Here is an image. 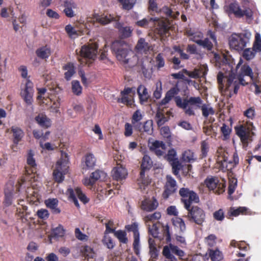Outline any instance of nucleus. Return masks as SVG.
<instances>
[{
    "mask_svg": "<svg viewBox=\"0 0 261 261\" xmlns=\"http://www.w3.org/2000/svg\"><path fill=\"white\" fill-rule=\"evenodd\" d=\"M111 49L117 59L126 68H132L137 65L138 57L128 48L127 44L124 41L120 40L114 41Z\"/></svg>",
    "mask_w": 261,
    "mask_h": 261,
    "instance_id": "nucleus-1",
    "label": "nucleus"
},
{
    "mask_svg": "<svg viewBox=\"0 0 261 261\" xmlns=\"http://www.w3.org/2000/svg\"><path fill=\"white\" fill-rule=\"evenodd\" d=\"M217 81L220 92L229 98L238 93L241 85L240 81L236 78V75L232 72L227 76H224L222 72H219L217 75Z\"/></svg>",
    "mask_w": 261,
    "mask_h": 261,
    "instance_id": "nucleus-2",
    "label": "nucleus"
},
{
    "mask_svg": "<svg viewBox=\"0 0 261 261\" xmlns=\"http://www.w3.org/2000/svg\"><path fill=\"white\" fill-rule=\"evenodd\" d=\"M98 45L96 43L89 44L83 45L80 51L81 57L79 59L81 64H85L88 66L92 63L96 57Z\"/></svg>",
    "mask_w": 261,
    "mask_h": 261,
    "instance_id": "nucleus-3",
    "label": "nucleus"
},
{
    "mask_svg": "<svg viewBox=\"0 0 261 261\" xmlns=\"http://www.w3.org/2000/svg\"><path fill=\"white\" fill-rule=\"evenodd\" d=\"M225 12L229 16L233 15L236 18H241L245 17L247 20H252L249 16V11L242 9L239 3L234 0L224 7Z\"/></svg>",
    "mask_w": 261,
    "mask_h": 261,
    "instance_id": "nucleus-4",
    "label": "nucleus"
},
{
    "mask_svg": "<svg viewBox=\"0 0 261 261\" xmlns=\"http://www.w3.org/2000/svg\"><path fill=\"white\" fill-rule=\"evenodd\" d=\"M179 195L186 210L189 209L193 203H197L199 202L198 194L188 188H181L179 190Z\"/></svg>",
    "mask_w": 261,
    "mask_h": 261,
    "instance_id": "nucleus-5",
    "label": "nucleus"
},
{
    "mask_svg": "<svg viewBox=\"0 0 261 261\" xmlns=\"http://www.w3.org/2000/svg\"><path fill=\"white\" fill-rule=\"evenodd\" d=\"M68 159L65 155V158L61 157L56 164L55 169L53 172V176L55 180L60 183L64 180V175L68 172Z\"/></svg>",
    "mask_w": 261,
    "mask_h": 261,
    "instance_id": "nucleus-6",
    "label": "nucleus"
},
{
    "mask_svg": "<svg viewBox=\"0 0 261 261\" xmlns=\"http://www.w3.org/2000/svg\"><path fill=\"white\" fill-rule=\"evenodd\" d=\"M249 40L247 33H233L229 38V44L232 49L239 51H242L246 47Z\"/></svg>",
    "mask_w": 261,
    "mask_h": 261,
    "instance_id": "nucleus-7",
    "label": "nucleus"
},
{
    "mask_svg": "<svg viewBox=\"0 0 261 261\" xmlns=\"http://www.w3.org/2000/svg\"><path fill=\"white\" fill-rule=\"evenodd\" d=\"M187 210L188 214L186 217L190 222L202 225L205 220V213L203 209L198 206H191L190 208Z\"/></svg>",
    "mask_w": 261,
    "mask_h": 261,
    "instance_id": "nucleus-8",
    "label": "nucleus"
},
{
    "mask_svg": "<svg viewBox=\"0 0 261 261\" xmlns=\"http://www.w3.org/2000/svg\"><path fill=\"white\" fill-rule=\"evenodd\" d=\"M159 225L160 223L159 222L153 223L151 226L148 225V231L149 234L153 238H158L160 240H162L164 238H165L166 243H170L171 241V235L169 225L167 224L165 226H163V236L159 235Z\"/></svg>",
    "mask_w": 261,
    "mask_h": 261,
    "instance_id": "nucleus-9",
    "label": "nucleus"
},
{
    "mask_svg": "<svg viewBox=\"0 0 261 261\" xmlns=\"http://www.w3.org/2000/svg\"><path fill=\"white\" fill-rule=\"evenodd\" d=\"M257 77L254 76L251 68L247 64H244L241 66L240 70L238 74V79L243 86H246Z\"/></svg>",
    "mask_w": 261,
    "mask_h": 261,
    "instance_id": "nucleus-10",
    "label": "nucleus"
},
{
    "mask_svg": "<svg viewBox=\"0 0 261 261\" xmlns=\"http://www.w3.org/2000/svg\"><path fill=\"white\" fill-rule=\"evenodd\" d=\"M67 192L68 194L69 199L72 201L77 208L80 207V204L76 196H77L80 200L84 204H86L89 201V199L87 198L86 195L82 192L80 188L77 187L75 188L74 190L71 188H68Z\"/></svg>",
    "mask_w": 261,
    "mask_h": 261,
    "instance_id": "nucleus-11",
    "label": "nucleus"
},
{
    "mask_svg": "<svg viewBox=\"0 0 261 261\" xmlns=\"http://www.w3.org/2000/svg\"><path fill=\"white\" fill-rule=\"evenodd\" d=\"M152 166V161L150 156L147 154L144 155L141 164V171L140 177L138 179V184H142L144 186H147L150 183L147 179L145 178V172L146 170H149Z\"/></svg>",
    "mask_w": 261,
    "mask_h": 261,
    "instance_id": "nucleus-12",
    "label": "nucleus"
},
{
    "mask_svg": "<svg viewBox=\"0 0 261 261\" xmlns=\"http://www.w3.org/2000/svg\"><path fill=\"white\" fill-rule=\"evenodd\" d=\"M174 101L176 106L181 109H186L188 105L200 108L202 103V100L200 97H190L189 99L185 98L182 100L179 96H176L174 98Z\"/></svg>",
    "mask_w": 261,
    "mask_h": 261,
    "instance_id": "nucleus-13",
    "label": "nucleus"
},
{
    "mask_svg": "<svg viewBox=\"0 0 261 261\" xmlns=\"http://www.w3.org/2000/svg\"><path fill=\"white\" fill-rule=\"evenodd\" d=\"M235 130L244 146H248L249 142L252 141L254 133L249 128L240 125L235 127Z\"/></svg>",
    "mask_w": 261,
    "mask_h": 261,
    "instance_id": "nucleus-14",
    "label": "nucleus"
},
{
    "mask_svg": "<svg viewBox=\"0 0 261 261\" xmlns=\"http://www.w3.org/2000/svg\"><path fill=\"white\" fill-rule=\"evenodd\" d=\"M166 179L162 193V197L164 199H167L170 196L175 193L177 188L176 180L170 175H166Z\"/></svg>",
    "mask_w": 261,
    "mask_h": 261,
    "instance_id": "nucleus-15",
    "label": "nucleus"
},
{
    "mask_svg": "<svg viewBox=\"0 0 261 261\" xmlns=\"http://www.w3.org/2000/svg\"><path fill=\"white\" fill-rule=\"evenodd\" d=\"M153 25L154 32L161 36L166 35L169 31L170 27L169 21L166 19L154 17Z\"/></svg>",
    "mask_w": 261,
    "mask_h": 261,
    "instance_id": "nucleus-16",
    "label": "nucleus"
},
{
    "mask_svg": "<svg viewBox=\"0 0 261 261\" xmlns=\"http://www.w3.org/2000/svg\"><path fill=\"white\" fill-rule=\"evenodd\" d=\"M227 153H224L223 155L218 156V162L220 164L222 169H225L228 170L229 169L228 168V164H232V167H234L239 162V159L237 151L234 152L232 155V160L229 161L228 157L226 155Z\"/></svg>",
    "mask_w": 261,
    "mask_h": 261,
    "instance_id": "nucleus-17",
    "label": "nucleus"
},
{
    "mask_svg": "<svg viewBox=\"0 0 261 261\" xmlns=\"http://www.w3.org/2000/svg\"><path fill=\"white\" fill-rule=\"evenodd\" d=\"M135 93V90L133 88H125L123 90L121 91V97L118 98L117 100V102L131 107L133 105V97Z\"/></svg>",
    "mask_w": 261,
    "mask_h": 261,
    "instance_id": "nucleus-18",
    "label": "nucleus"
},
{
    "mask_svg": "<svg viewBox=\"0 0 261 261\" xmlns=\"http://www.w3.org/2000/svg\"><path fill=\"white\" fill-rule=\"evenodd\" d=\"M33 84L28 80L20 95L27 105H31L33 102Z\"/></svg>",
    "mask_w": 261,
    "mask_h": 261,
    "instance_id": "nucleus-19",
    "label": "nucleus"
},
{
    "mask_svg": "<svg viewBox=\"0 0 261 261\" xmlns=\"http://www.w3.org/2000/svg\"><path fill=\"white\" fill-rule=\"evenodd\" d=\"M149 150L160 157L164 155L166 145L163 141L155 140L149 143Z\"/></svg>",
    "mask_w": 261,
    "mask_h": 261,
    "instance_id": "nucleus-20",
    "label": "nucleus"
},
{
    "mask_svg": "<svg viewBox=\"0 0 261 261\" xmlns=\"http://www.w3.org/2000/svg\"><path fill=\"white\" fill-rule=\"evenodd\" d=\"M204 184L210 191H214L217 188L219 189L221 186H224L223 184L220 182L218 177L213 176L207 177L204 181Z\"/></svg>",
    "mask_w": 261,
    "mask_h": 261,
    "instance_id": "nucleus-21",
    "label": "nucleus"
},
{
    "mask_svg": "<svg viewBox=\"0 0 261 261\" xmlns=\"http://www.w3.org/2000/svg\"><path fill=\"white\" fill-rule=\"evenodd\" d=\"M112 176L117 181L122 180L127 176V170L121 166L115 167L112 171Z\"/></svg>",
    "mask_w": 261,
    "mask_h": 261,
    "instance_id": "nucleus-22",
    "label": "nucleus"
},
{
    "mask_svg": "<svg viewBox=\"0 0 261 261\" xmlns=\"http://www.w3.org/2000/svg\"><path fill=\"white\" fill-rule=\"evenodd\" d=\"M35 120L42 128L47 129L51 126V120L44 113H39L35 117Z\"/></svg>",
    "mask_w": 261,
    "mask_h": 261,
    "instance_id": "nucleus-23",
    "label": "nucleus"
},
{
    "mask_svg": "<svg viewBox=\"0 0 261 261\" xmlns=\"http://www.w3.org/2000/svg\"><path fill=\"white\" fill-rule=\"evenodd\" d=\"M159 203L154 197L152 199H145L142 201L141 208L146 212H151L155 210Z\"/></svg>",
    "mask_w": 261,
    "mask_h": 261,
    "instance_id": "nucleus-24",
    "label": "nucleus"
},
{
    "mask_svg": "<svg viewBox=\"0 0 261 261\" xmlns=\"http://www.w3.org/2000/svg\"><path fill=\"white\" fill-rule=\"evenodd\" d=\"M105 173L99 170H97L95 171L92 172L89 178H85L83 180V184L86 186H92L95 184L96 181L100 179L101 177Z\"/></svg>",
    "mask_w": 261,
    "mask_h": 261,
    "instance_id": "nucleus-25",
    "label": "nucleus"
},
{
    "mask_svg": "<svg viewBox=\"0 0 261 261\" xmlns=\"http://www.w3.org/2000/svg\"><path fill=\"white\" fill-rule=\"evenodd\" d=\"M143 115L139 110H136L132 117V124L134 129L139 132L142 131V124L140 121L142 119Z\"/></svg>",
    "mask_w": 261,
    "mask_h": 261,
    "instance_id": "nucleus-26",
    "label": "nucleus"
},
{
    "mask_svg": "<svg viewBox=\"0 0 261 261\" xmlns=\"http://www.w3.org/2000/svg\"><path fill=\"white\" fill-rule=\"evenodd\" d=\"M113 17H111L106 15H99L98 14H94L92 18H88V21L92 22L93 25L95 23H98L102 25H105L110 23L113 19Z\"/></svg>",
    "mask_w": 261,
    "mask_h": 261,
    "instance_id": "nucleus-27",
    "label": "nucleus"
},
{
    "mask_svg": "<svg viewBox=\"0 0 261 261\" xmlns=\"http://www.w3.org/2000/svg\"><path fill=\"white\" fill-rule=\"evenodd\" d=\"M115 28L118 30L120 37L121 39H126L132 36L133 29L130 27H123L121 23L116 24Z\"/></svg>",
    "mask_w": 261,
    "mask_h": 261,
    "instance_id": "nucleus-28",
    "label": "nucleus"
},
{
    "mask_svg": "<svg viewBox=\"0 0 261 261\" xmlns=\"http://www.w3.org/2000/svg\"><path fill=\"white\" fill-rule=\"evenodd\" d=\"M242 8L244 10H249V16L253 19L254 11L256 9V5L255 2L252 0H240Z\"/></svg>",
    "mask_w": 261,
    "mask_h": 261,
    "instance_id": "nucleus-29",
    "label": "nucleus"
},
{
    "mask_svg": "<svg viewBox=\"0 0 261 261\" xmlns=\"http://www.w3.org/2000/svg\"><path fill=\"white\" fill-rule=\"evenodd\" d=\"M137 93L139 96L140 102L144 104L147 102L150 97L147 88L143 85H140L137 88Z\"/></svg>",
    "mask_w": 261,
    "mask_h": 261,
    "instance_id": "nucleus-30",
    "label": "nucleus"
},
{
    "mask_svg": "<svg viewBox=\"0 0 261 261\" xmlns=\"http://www.w3.org/2000/svg\"><path fill=\"white\" fill-rule=\"evenodd\" d=\"M58 202L57 198H49L45 200L46 206L50 208L54 214H58L61 212V210L58 207Z\"/></svg>",
    "mask_w": 261,
    "mask_h": 261,
    "instance_id": "nucleus-31",
    "label": "nucleus"
},
{
    "mask_svg": "<svg viewBox=\"0 0 261 261\" xmlns=\"http://www.w3.org/2000/svg\"><path fill=\"white\" fill-rule=\"evenodd\" d=\"M248 208L246 207H239L236 208L234 207H231L229 209L227 217L230 219L231 217H237L240 215H245L247 214Z\"/></svg>",
    "mask_w": 261,
    "mask_h": 261,
    "instance_id": "nucleus-32",
    "label": "nucleus"
},
{
    "mask_svg": "<svg viewBox=\"0 0 261 261\" xmlns=\"http://www.w3.org/2000/svg\"><path fill=\"white\" fill-rule=\"evenodd\" d=\"M11 131L13 133V142L15 144H17L23 137L24 134L23 131L19 127L12 126Z\"/></svg>",
    "mask_w": 261,
    "mask_h": 261,
    "instance_id": "nucleus-33",
    "label": "nucleus"
},
{
    "mask_svg": "<svg viewBox=\"0 0 261 261\" xmlns=\"http://www.w3.org/2000/svg\"><path fill=\"white\" fill-rule=\"evenodd\" d=\"M182 71L187 75L194 79L203 77L206 74V71H203V69H196L193 71H189L186 69H184Z\"/></svg>",
    "mask_w": 261,
    "mask_h": 261,
    "instance_id": "nucleus-34",
    "label": "nucleus"
},
{
    "mask_svg": "<svg viewBox=\"0 0 261 261\" xmlns=\"http://www.w3.org/2000/svg\"><path fill=\"white\" fill-rule=\"evenodd\" d=\"M96 159L94 155L91 153H87L85 156V167L83 169H92L95 165Z\"/></svg>",
    "mask_w": 261,
    "mask_h": 261,
    "instance_id": "nucleus-35",
    "label": "nucleus"
},
{
    "mask_svg": "<svg viewBox=\"0 0 261 261\" xmlns=\"http://www.w3.org/2000/svg\"><path fill=\"white\" fill-rule=\"evenodd\" d=\"M101 242L105 246L110 250L113 249L115 246V242L109 235V233H106V232H104V235L101 240Z\"/></svg>",
    "mask_w": 261,
    "mask_h": 261,
    "instance_id": "nucleus-36",
    "label": "nucleus"
},
{
    "mask_svg": "<svg viewBox=\"0 0 261 261\" xmlns=\"http://www.w3.org/2000/svg\"><path fill=\"white\" fill-rule=\"evenodd\" d=\"M34 152L31 149L29 150L28 152L27 162L28 165L32 168V172H36L37 164L35 159L34 158Z\"/></svg>",
    "mask_w": 261,
    "mask_h": 261,
    "instance_id": "nucleus-37",
    "label": "nucleus"
},
{
    "mask_svg": "<svg viewBox=\"0 0 261 261\" xmlns=\"http://www.w3.org/2000/svg\"><path fill=\"white\" fill-rule=\"evenodd\" d=\"M181 159L186 163H193L196 160V158L195 156L194 152L188 149L182 153Z\"/></svg>",
    "mask_w": 261,
    "mask_h": 261,
    "instance_id": "nucleus-38",
    "label": "nucleus"
},
{
    "mask_svg": "<svg viewBox=\"0 0 261 261\" xmlns=\"http://www.w3.org/2000/svg\"><path fill=\"white\" fill-rule=\"evenodd\" d=\"M63 69L67 70L64 73L65 79L67 81L70 80L72 75L75 73V68L73 64L68 63L63 67Z\"/></svg>",
    "mask_w": 261,
    "mask_h": 261,
    "instance_id": "nucleus-39",
    "label": "nucleus"
},
{
    "mask_svg": "<svg viewBox=\"0 0 261 261\" xmlns=\"http://www.w3.org/2000/svg\"><path fill=\"white\" fill-rule=\"evenodd\" d=\"M165 65V61L164 55L162 53L158 54L155 57L154 61V67L158 70H160L162 68L164 67Z\"/></svg>",
    "mask_w": 261,
    "mask_h": 261,
    "instance_id": "nucleus-40",
    "label": "nucleus"
},
{
    "mask_svg": "<svg viewBox=\"0 0 261 261\" xmlns=\"http://www.w3.org/2000/svg\"><path fill=\"white\" fill-rule=\"evenodd\" d=\"M36 54L39 58L44 59L48 58L50 55V50L46 46H43L37 49Z\"/></svg>",
    "mask_w": 261,
    "mask_h": 261,
    "instance_id": "nucleus-41",
    "label": "nucleus"
},
{
    "mask_svg": "<svg viewBox=\"0 0 261 261\" xmlns=\"http://www.w3.org/2000/svg\"><path fill=\"white\" fill-rule=\"evenodd\" d=\"M207 251L209 256L212 261H220L222 259V253L218 249H208Z\"/></svg>",
    "mask_w": 261,
    "mask_h": 261,
    "instance_id": "nucleus-42",
    "label": "nucleus"
},
{
    "mask_svg": "<svg viewBox=\"0 0 261 261\" xmlns=\"http://www.w3.org/2000/svg\"><path fill=\"white\" fill-rule=\"evenodd\" d=\"M161 217V214L159 212H155L153 214L146 215L144 218V221L146 223L158 221Z\"/></svg>",
    "mask_w": 261,
    "mask_h": 261,
    "instance_id": "nucleus-43",
    "label": "nucleus"
},
{
    "mask_svg": "<svg viewBox=\"0 0 261 261\" xmlns=\"http://www.w3.org/2000/svg\"><path fill=\"white\" fill-rule=\"evenodd\" d=\"M154 17H148L138 20L135 22V25L137 27L147 29L149 23L153 22Z\"/></svg>",
    "mask_w": 261,
    "mask_h": 261,
    "instance_id": "nucleus-44",
    "label": "nucleus"
},
{
    "mask_svg": "<svg viewBox=\"0 0 261 261\" xmlns=\"http://www.w3.org/2000/svg\"><path fill=\"white\" fill-rule=\"evenodd\" d=\"M113 233L120 243L123 244H126L127 243L128 239L126 237L125 231L122 230H118L117 231L115 230Z\"/></svg>",
    "mask_w": 261,
    "mask_h": 261,
    "instance_id": "nucleus-45",
    "label": "nucleus"
},
{
    "mask_svg": "<svg viewBox=\"0 0 261 261\" xmlns=\"http://www.w3.org/2000/svg\"><path fill=\"white\" fill-rule=\"evenodd\" d=\"M172 223L175 227L179 228L180 232H184L186 230V224L182 219L179 217H176L174 219H173Z\"/></svg>",
    "mask_w": 261,
    "mask_h": 261,
    "instance_id": "nucleus-46",
    "label": "nucleus"
},
{
    "mask_svg": "<svg viewBox=\"0 0 261 261\" xmlns=\"http://www.w3.org/2000/svg\"><path fill=\"white\" fill-rule=\"evenodd\" d=\"M171 250L169 246H165L162 253L163 256L170 261H177L176 257L171 253Z\"/></svg>",
    "mask_w": 261,
    "mask_h": 261,
    "instance_id": "nucleus-47",
    "label": "nucleus"
},
{
    "mask_svg": "<svg viewBox=\"0 0 261 261\" xmlns=\"http://www.w3.org/2000/svg\"><path fill=\"white\" fill-rule=\"evenodd\" d=\"M153 130V121L152 120H148L142 125V131L140 132H145L148 135H151Z\"/></svg>",
    "mask_w": 261,
    "mask_h": 261,
    "instance_id": "nucleus-48",
    "label": "nucleus"
},
{
    "mask_svg": "<svg viewBox=\"0 0 261 261\" xmlns=\"http://www.w3.org/2000/svg\"><path fill=\"white\" fill-rule=\"evenodd\" d=\"M209 144L206 140H203L201 141L200 143V158L203 159L207 156V153L209 151Z\"/></svg>",
    "mask_w": 261,
    "mask_h": 261,
    "instance_id": "nucleus-49",
    "label": "nucleus"
},
{
    "mask_svg": "<svg viewBox=\"0 0 261 261\" xmlns=\"http://www.w3.org/2000/svg\"><path fill=\"white\" fill-rule=\"evenodd\" d=\"M72 91L74 94L79 96L82 94V87L80 85L79 81L74 80L71 82Z\"/></svg>",
    "mask_w": 261,
    "mask_h": 261,
    "instance_id": "nucleus-50",
    "label": "nucleus"
},
{
    "mask_svg": "<svg viewBox=\"0 0 261 261\" xmlns=\"http://www.w3.org/2000/svg\"><path fill=\"white\" fill-rule=\"evenodd\" d=\"M136 49L139 51H144L148 49V44L145 39L140 38L136 46Z\"/></svg>",
    "mask_w": 261,
    "mask_h": 261,
    "instance_id": "nucleus-51",
    "label": "nucleus"
},
{
    "mask_svg": "<svg viewBox=\"0 0 261 261\" xmlns=\"http://www.w3.org/2000/svg\"><path fill=\"white\" fill-rule=\"evenodd\" d=\"M122 5V8L126 10H131L136 4V0H118Z\"/></svg>",
    "mask_w": 261,
    "mask_h": 261,
    "instance_id": "nucleus-52",
    "label": "nucleus"
},
{
    "mask_svg": "<svg viewBox=\"0 0 261 261\" xmlns=\"http://www.w3.org/2000/svg\"><path fill=\"white\" fill-rule=\"evenodd\" d=\"M80 251L84 256L92 257L94 253L93 249L90 246L85 245L81 247Z\"/></svg>",
    "mask_w": 261,
    "mask_h": 261,
    "instance_id": "nucleus-53",
    "label": "nucleus"
},
{
    "mask_svg": "<svg viewBox=\"0 0 261 261\" xmlns=\"http://www.w3.org/2000/svg\"><path fill=\"white\" fill-rule=\"evenodd\" d=\"M198 45L208 51H211L213 48V44L208 38L198 41Z\"/></svg>",
    "mask_w": 261,
    "mask_h": 261,
    "instance_id": "nucleus-54",
    "label": "nucleus"
},
{
    "mask_svg": "<svg viewBox=\"0 0 261 261\" xmlns=\"http://www.w3.org/2000/svg\"><path fill=\"white\" fill-rule=\"evenodd\" d=\"M65 230L61 225L53 229L51 231V236L53 238H58L64 236Z\"/></svg>",
    "mask_w": 261,
    "mask_h": 261,
    "instance_id": "nucleus-55",
    "label": "nucleus"
},
{
    "mask_svg": "<svg viewBox=\"0 0 261 261\" xmlns=\"http://www.w3.org/2000/svg\"><path fill=\"white\" fill-rule=\"evenodd\" d=\"M220 131L223 135V140H227L229 138L231 128L228 125L225 123H223L220 128Z\"/></svg>",
    "mask_w": 261,
    "mask_h": 261,
    "instance_id": "nucleus-56",
    "label": "nucleus"
},
{
    "mask_svg": "<svg viewBox=\"0 0 261 261\" xmlns=\"http://www.w3.org/2000/svg\"><path fill=\"white\" fill-rule=\"evenodd\" d=\"M165 158L171 164L175 162V161H178L176 158V152L174 149L169 150L167 154L165 155Z\"/></svg>",
    "mask_w": 261,
    "mask_h": 261,
    "instance_id": "nucleus-57",
    "label": "nucleus"
},
{
    "mask_svg": "<svg viewBox=\"0 0 261 261\" xmlns=\"http://www.w3.org/2000/svg\"><path fill=\"white\" fill-rule=\"evenodd\" d=\"M179 92V89L176 85L168 91L165 95L171 100L173 97L174 98L176 97L175 95H177Z\"/></svg>",
    "mask_w": 261,
    "mask_h": 261,
    "instance_id": "nucleus-58",
    "label": "nucleus"
},
{
    "mask_svg": "<svg viewBox=\"0 0 261 261\" xmlns=\"http://www.w3.org/2000/svg\"><path fill=\"white\" fill-rule=\"evenodd\" d=\"M255 53L253 48H247L243 51V57L246 60H250L254 57Z\"/></svg>",
    "mask_w": 261,
    "mask_h": 261,
    "instance_id": "nucleus-59",
    "label": "nucleus"
},
{
    "mask_svg": "<svg viewBox=\"0 0 261 261\" xmlns=\"http://www.w3.org/2000/svg\"><path fill=\"white\" fill-rule=\"evenodd\" d=\"M155 117L157 119L156 123L159 126L163 125L166 121H168L167 118L163 113H157L156 114Z\"/></svg>",
    "mask_w": 261,
    "mask_h": 261,
    "instance_id": "nucleus-60",
    "label": "nucleus"
},
{
    "mask_svg": "<svg viewBox=\"0 0 261 261\" xmlns=\"http://www.w3.org/2000/svg\"><path fill=\"white\" fill-rule=\"evenodd\" d=\"M125 228L128 231H132L134 234V236L139 235L138 230V225L137 223L135 222L130 225H127L125 226Z\"/></svg>",
    "mask_w": 261,
    "mask_h": 261,
    "instance_id": "nucleus-61",
    "label": "nucleus"
},
{
    "mask_svg": "<svg viewBox=\"0 0 261 261\" xmlns=\"http://www.w3.org/2000/svg\"><path fill=\"white\" fill-rule=\"evenodd\" d=\"M171 164L172 168V173L176 176H179V172L181 165L179 161H175V162L171 163Z\"/></svg>",
    "mask_w": 261,
    "mask_h": 261,
    "instance_id": "nucleus-62",
    "label": "nucleus"
},
{
    "mask_svg": "<svg viewBox=\"0 0 261 261\" xmlns=\"http://www.w3.org/2000/svg\"><path fill=\"white\" fill-rule=\"evenodd\" d=\"M202 115L207 118L209 115H213L215 113L212 108H207L205 105H203L201 107Z\"/></svg>",
    "mask_w": 261,
    "mask_h": 261,
    "instance_id": "nucleus-63",
    "label": "nucleus"
},
{
    "mask_svg": "<svg viewBox=\"0 0 261 261\" xmlns=\"http://www.w3.org/2000/svg\"><path fill=\"white\" fill-rule=\"evenodd\" d=\"M213 217L217 221H222L224 219V213L222 209L220 208L213 213Z\"/></svg>",
    "mask_w": 261,
    "mask_h": 261,
    "instance_id": "nucleus-64",
    "label": "nucleus"
}]
</instances>
